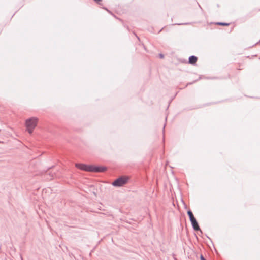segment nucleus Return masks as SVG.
<instances>
[{"label": "nucleus", "instance_id": "13", "mask_svg": "<svg viewBox=\"0 0 260 260\" xmlns=\"http://www.w3.org/2000/svg\"><path fill=\"white\" fill-rule=\"evenodd\" d=\"M94 1H95L96 3H98L99 4H100V2H101V0H94Z\"/></svg>", "mask_w": 260, "mask_h": 260}, {"label": "nucleus", "instance_id": "2", "mask_svg": "<svg viewBox=\"0 0 260 260\" xmlns=\"http://www.w3.org/2000/svg\"><path fill=\"white\" fill-rule=\"evenodd\" d=\"M128 178L125 176H121L116 179L112 183L115 187H121L127 183Z\"/></svg>", "mask_w": 260, "mask_h": 260}, {"label": "nucleus", "instance_id": "14", "mask_svg": "<svg viewBox=\"0 0 260 260\" xmlns=\"http://www.w3.org/2000/svg\"><path fill=\"white\" fill-rule=\"evenodd\" d=\"M165 125H166V124H165V125H164V127H163V134H164V133H165Z\"/></svg>", "mask_w": 260, "mask_h": 260}, {"label": "nucleus", "instance_id": "9", "mask_svg": "<svg viewBox=\"0 0 260 260\" xmlns=\"http://www.w3.org/2000/svg\"><path fill=\"white\" fill-rule=\"evenodd\" d=\"M199 231H200L201 232H202L200 230V226H199L197 221H196V232Z\"/></svg>", "mask_w": 260, "mask_h": 260}, {"label": "nucleus", "instance_id": "5", "mask_svg": "<svg viewBox=\"0 0 260 260\" xmlns=\"http://www.w3.org/2000/svg\"><path fill=\"white\" fill-rule=\"evenodd\" d=\"M187 214L189 217L190 221H192L193 219H195V217L192 212L190 210H188L187 211Z\"/></svg>", "mask_w": 260, "mask_h": 260}, {"label": "nucleus", "instance_id": "15", "mask_svg": "<svg viewBox=\"0 0 260 260\" xmlns=\"http://www.w3.org/2000/svg\"><path fill=\"white\" fill-rule=\"evenodd\" d=\"M188 23H182V24H179V25H186V24H188Z\"/></svg>", "mask_w": 260, "mask_h": 260}, {"label": "nucleus", "instance_id": "11", "mask_svg": "<svg viewBox=\"0 0 260 260\" xmlns=\"http://www.w3.org/2000/svg\"><path fill=\"white\" fill-rule=\"evenodd\" d=\"M159 57L160 58H163L164 56V55L160 53V54H159Z\"/></svg>", "mask_w": 260, "mask_h": 260}, {"label": "nucleus", "instance_id": "16", "mask_svg": "<svg viewBox=\"0 0 260 260\" xmlns=\"http://www.w3.org/2000/svg\"><path fill=\"white\" fill-rule=\"evenodd\" d=\"M196 61H197V60H198V58H197V57H196Z\"/></svg>", "mask_w": 260, "mask_h": 260}, {"label": "nucleus", "instance_id": "10", "mask_svg": "<svg viewBox=\"0 0 260 260\" xmlns=\"http://www.w3.org/2000/svg\"><path fill=\"white\" fill-rule=\"evenodd\" d=\"M200 259L201 260H206L202 254L200 255Z\"/></svg>", "mask_w": 260, "mask_h": 260}, {"label": "nucleus", "instance_id": "4", "mask_svg": "<svg viewBox=\"0 0 260 260\" xmlns=\"http://www.w3.org/2000/svg\"><path fill=\"white\" fill-rule=\"evenodd\" d=\"M75 166H76V167H77V168H78L81 170L88 171V172H90L89 168H91V165H87L86 164H79V163H76L75 164Z\"/></svg>", "mask_w": 260, "mask_h": 260}, {"label": "nucleus", "instance_id": "7", "mask_svg": "<svg viewBox=\"0 0 260 260\" xmlns=\"http://www.w3.org/2000/svg\"><path fill=\"white\" fill-rule=\"evenodd\" d=\"M216 24L221 26H229L230 23L225 22H217Z\"/></svg>", "mask_w": 260, "mask_h": 260}, {"label": "nucleus", "instance_id": "12", "mask_svg": "<svg viewBox=\"0 0 260 260\" xmlns=\"http://www.w3.org/2000/svg\"><path fill=\"white\" fill-rule=\"evenodd\" d=\"M188 258L189 259H190L191 260H193V257H192L191 255H190L189 256H188Z\"/></svg>", "mask_w": 260, "mask_h": 260}, {"label": "nucleus", "instance_id": "6", "mask_svg": "<svg viewBox=\"0 0 260 260\" xmlns=\"http://www.w3.org/2000/svg\"><path fill=\"white\" fill-rule=\"evenodd\" d=\"M188 63L193 65L195 64V55H192L189 57Z\"/></svg>", "mask_w": 260, "mask_h": 260}, {"label": "nucleus", "instance_id": "1", "mask_svg": "<svg viewBox=\"0 0 260 260\" xmlns=\"http://www.w3.org/2000/svg\"><path fill=\"white\" fill-rule=\"evenodd\" d=\"M37 118L35 117L30 118L26 120L25 125L27 130L29 134H31L37 125Z\"/></svg>", "mask_w": 260, "mask_h": 260}, {"label": "nucleus", "instance_id": "3", "mask_svg": "<svg viewBox=\"0 0 260 260\" xmlns=\"http://www.w3.org/2000/svg\"><path fill=\"white\" fill-rule=\"evenodd\" d=\"M89 170L91 172H104L107 170V168L105 166L91 165Z\"/></svg>", "mask_w": 260, "mask_h": 260}, {"label": "nucleus", "instance_id": "8", "mask_svg": "<svg viewBox=\"0 0 260 260\" xmlns=\"http://www.w3.org/2000/svg\"><path fill=\"white\" fill-rule=\"evenodd\" d=\"M190 222H191V224L192 225V228L195 231V228H196V226H195V219H193V220L191 221Z\"/></svg>", "mask_w": 260, "mask_h": 260}]
</instances>
